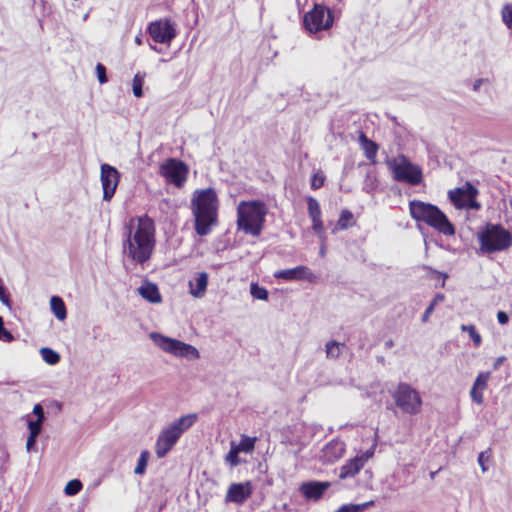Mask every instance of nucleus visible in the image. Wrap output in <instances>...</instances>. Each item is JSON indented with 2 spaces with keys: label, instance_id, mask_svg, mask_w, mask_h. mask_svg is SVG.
<instances>
[{
  "label": "nucleus",
  "instance_id": "f257e3e1",
  "mask_svg": "<svg viewBox=\"0 0 512 512\" xmlns=\"http://www.w3.org/2000/svg\"><path fill=\"white\" fill-rule=\"evenodd\" d=\"M133 222L134 220H131L123 241V254L132 263L144 267L155 248V225L146 215L137 217L136 226Z\"/></svg>",
  "mask_w": 512,
  "mask_h": 512
},
{
  "label": "nucleus",
  "instance_id": "f03ea898",
  "mask_svg": "<svg viewBox=\"0 0 512 512\" xmlns=\"http://www.w3.org/2000/svg\"><path fill=\"white\" fill-rule=\"evenodd\" d=\"M218 199L214 189L197 191L192 199L195 218V231L200 236L210 233L211 226L217 222Z\"/></svg>",
  "mask_w": 512,
  "mask_h": 512
},
{
  "label": "nucleus",
  "instance_id": "7ed1b4c3",
  "mask_svg": "<svg viewBox=\"0 0 512 512\" xmlns=\"http://www.w3.org/2000/svg\"><path fill=\"white\" fill-rule=\"evenodd\" d=\"M409 211L414 220L424 222L439 233H442L445 236H452L455 234L453 224L436 205L419 200H413L409 203Z\"/></svg>",
  "mask_w": 512,
  "mask_h": 512
},
{
  "label": "nucleus",
  "instance_id": "20e7f679",
  "mask_svg": "<svg viewBox=\"0 0 512 512\" xmlns=\"http://www.w3.org/2000/svg\"><path fill=\"white\" fill-rule=\"evenodd\" d=\"M266 214L267 208L263 202L258 200L241 201L237 207L238 229L246 234L259 236Z\"/></svg>",
  "mask_w": 512,
  "mask_h": 512
},
{
  "label": "nucleus",
  "instance_id": "39448f33",
  "mask_svg": "<svg viewBox=\"0 0 512 512\" xmlns=\"http://www.w3.org/2000/svg\"><path fill=\"white\" fill-rule=\"evenodd\" d=\"M479 252L490 255L503 252L512 246V233L500 224L487 223L477 233Z\"/></svg>",
  "mask_w": 512,
  "mask_h": 512
},
{
  "label": "nucleus",
  "instance_id": "423d86ee",
  "mask_svg": "<svg viewBox=\"0 0 512 512\" xmlns=\"http://www.w3.org/2000/svg\"><path fill=\"white\" fill-rule=\"evenodd\" d=\"M196 414L181 416L163 429L155 443V453L158 458H163L177 443L181 435L196 421Z\"/></svg>",
  "mask_w": 512,
  "mask_h": 512
},
{
  "label": "nucleus",
  "instance_id": "0eeeda50",
  "mask_svg": "<svg viewBox=\"0 0 512 512\" xmlns=\"http://www.w3.org/2000/svg\"><path fill=\"white\" fill-rule=\"evenodd\" d=\"M387 165L392 173L393 179L397 182H405L410 185H418L423 179L420 166L412 163L406 156L399 155L389 159Z\"/></svg>",
  "mask_w": 512,
  "mask_h": 512
},
{
  "label": "nucleus",
  "instance_id": "6e6552de",
  "mask_svg": "<svg viewBox=\"0 0 512 512\" xmlns=\"http://www.w3.org/2000/svg\"><path fill=\"white\" fill-rule=\"evenodd\" d=\"M150 339L161 350L176 357L185 358L188 360H196L200 358V353L193 345L184 343L180 340L167 337L158 332H152Z\"/></svg>",
  "mask_w": 512,
  "mask_h": 512
},
{
  "label": "nucleus",
  "instance_id": "1a4fd4ad",
  "mask_svg": "<svg viewBox=\"0 0 512 512\" xmlns=\"http://www.w3.org/2000/svg\"><path fill=\"white\" fill-rule=\"evenodd\" d=\"M396 406L409 415L418 414L422 408V399L419 392L411 385L401 382L391 394Z\"/></svg>",
  "mask_w": 512,
  "mask_h": 512
},
{
  "label": "nucleus",
  "instance_id": "9d476101",
  "mask_svg": "<svg viewBox=\"0 0 512 512\" xmlns=\"http://www.w3.org/2000/svg\"><path fill=\"white\" fill-rule=\"evenodd\" d=\"M303 24L311 34L328 30L333 25L332 12L322 4H315L313 9L304 15Z\"/></svg>",
  "mask_w": 512,
  "mask_h": 512
},
{
  "label": "nucleus",
  "instance_id": "9b49d317",
  "mask_svg": "<svg viewBox=\"0 0 512 512\" xmlns=\"http://www.w3.org/2000/svg\"><path fill=\"white\" fill-rule=\"evenodd\" d=\"M477 195L478 189L470 182L448 192L449 200L456 209L479 210L481 205L476 200Z\"/></svg>",
  "mask_w": 512,
  "mask_h": 512
},
{
  "label": "nucleus",
  "instance_id": "f8f14e48",
  "mask_svg": "<svg viewBox=\"0 0 512 512\" xmlns=\"http://www.w3.org/2000/svg\"><path fill=\"white\" fill-rule=\"evenodd\" d=\"M160 174L167 182L181 187L186 181L188 174L187 165L181 160L169 158L160 166Z\"/></svg>",
  "mask_w": 512,
  "mask_h": 512
},
{
  "label": "nucleus",
  "instance_id": "ddd939ff",
  "mask_svg": "<svg viewBox=\"0 0 512 512\" xmlns=\"http://www.w3.org/2000/svg\"><path fill=\"white\" fill-rule=\"evenodd\" d=\"M100 180L103 189V200L109 202L113 198L119 184L120 173L115 167L106 163L102 164L100 167Z\"/></svg>",
  "mask_w": 512,
  "mask_h": 512
},
{
  "label": "nucleus",
  "instance_id": "4468645a",
  "mask_svg": "<svg viewBox=\"0 0 512 512\" xmlns=\"http://www.w3.org/2000/svg\"><path fill=\"white\" fill-rule=\"evenodd\" d=\"M147 31L156 43L170 44L176 37V30L169 19H160L151 22Z\"/></svg>",
  "mask_w": 512,
  "mask_h": 512
},
{
  "label": "nucleus",
  "instance_id": "2eb2a0df",
  "mask_svg": "<svg viewBox=\"0 0 512 512\" xmlns=\"http://www.w3.org/2000/svg\"><path fill=\"white\" fill-rule=\"evenodd\" d=\"M253 493V485L250 481L232 483L227 490L225 501L237 505L244 504Z\"/></svg>",
  "mask_w": 512,
  "mask_h": 512
},
{
  "label": "nucleus",
  "instance_id": "dca6fc26",
  "mask_svg": "<svg viewBox=\"0 0 512 512\" xmlns=\"http://www.w3.org/2000/svg\"><path fill=\"white\" fill-rule=\"evenodd\" d=\"M331 483L328 481H306L299 486V492L306 500L319 501L324 493L330 488Z\"/></svg>",
  "mask_w": 512,
  "mask_h": 512
},
{
  "label": "nucleus",
  "instance_id": "f3484780",
  "mask_svg": "<svg viewBox=\"0 0 512 512\" xmlns=\"http://www.w3.org/2000/svg\"><path fill=\"white\" fill-rule=\"evenodd\" d=\"M274 277L285 281L307 280L309 282H315L316 280L315 274L307 266L302 265L276 271Z\"/></svg>",
  "mask_w": 512,
  "mask_h": 512
},
{
  "label": "nucleus",
  "instance_id": "a211bd4d",
  "mask_svg": "<svg viewBox=\"0 0 512 512\" xmlns=\"http://www.w3.org/2000/svg\"><path fill=\"white\" fill-rule=\"evenodd\" d=\"M371 456L372 453L366 451L349 460L340 468L339 478L347 479L354 477L364 467L365 463L369 460Z\"/></svg>",
  "mask_w": 512,
  "mask_h": 512
},
{
  "label": "nucleus",
  "instance_id": "6ab92c4d",
  "mask_svg": "<svg viewBox=\"0 0 512 512\" xmlns=\"http://www.w3.org/2000/svg\"><path fill=\"white\" fill-rule=\"evenodd\" d=\"M345 451V444L341 440H332L322 449L321 458L325 463H333L340 459Z\"/></svg>",
  "mask_w": 512,
  "mask_h": 512
},
{
  "label": "nucleus",
  "instance_id": "aec40b11",
  "mask_svg": "<svg viewBox=\"0 0 512 512\" xmlns=\"http://www.w3.org/2000/svg\"><path fill=\"white\" fill-rule=\"evenodd\" d=\"M491 377L490 372H481L477 375L473 386L470 390V397L476 404H482L484 401L483 391L487 388L488 381Z\"/></svg>",
  "mask_w": 512,
  "mask_h": 512
},
{
  "label": "nucleus",
  "instance_id": "412c9836",
  "mask_svg": "<svg viewBox=\"0 0 512 512\" xmlns=\"http://www.w3.org/2000/svg\"><path fill=\"white\" fill-rule=\"evenodd\" d=\"M139 295L146 301L158 304L162 301V296L159 292L158 286L152 282L145 281L138 289Z\"/></svg>",
  "mask_w": 512,
  "mask_h": 512
},
{
  "label": "nucleus",
  "instance_id": "4be33fe9",
  "mask_svg": "<svg viewBox=\"0 0 512 512\" xmlns=\"http://www.w3.org/2000/svg\"><path fill=\"white\" fill-rule=\"evenodd\" d=\"M208 285V274L206 272L198 273L197 276L189 281L190 294L195 298H202L205 295Z\"/></svg>",
  "mask_w": 512,
  "mask_h": 512
},
{
  "label": "nucleus",
  "instance_id": "5701e85b",
  "mask_svg": "<svg viewBox=\"0 0 512 512\" xmlns=\"http://www.w3.org/2000/svg\"><path fill=\"white\" fill-rule=\"evenodd\" d=\"M359 144L364 150L366 158L372 162H375L378 145L374 141L368 139L364 133H361L359 136Z\"/></svg>",
  "mask_w": 512,
  "mask_h": 512
},
{
  "label": "nucleus",
  "instance_id": "b1692460",
  "mask_svg": "<svg viewBox=\"0 0 512 512\" xmlns=\"http://www.w3.org/2000/svg\"><path fill=\"white\" fill-rule=\"evenodd\" d=\"M50 307L54 316L58 320H64L67 317V310L63 299L59 296H52L50 299Z\"/></svg>",
  "mask_w": 512,
  "mask_h": 512
},
{
  "label": "nucleus",
  "instance_id": "393cba45",
  "mask_svg": "<svg viewBox=\"0 0 512 512\" xmlns=\"http://www.w3.org/2000/svg\"><path fill=\"white\" fill-rule=\"evenodd\" d=\"M146 77L145 72H137L132 81V91L135 97L141 98L143 96V84Z\"/></svg>",
  "mask_w": 512,
  "mask_h": 512
},
{
  "label": "nucleus",
  "instance_id": "a878e982",
  "mask_svg": "<svg viewBox=\"0 0 512 512\" xmlns=\"http://www.w3.org/2000/svg\"><path fill=\"white\" fill-rule=\"evenodd\" d=\"M39 352L43 361L49 365H56L60 361L59 353L49 347H43Z\"/></svg>",
  "mask_w": 512,
  "mask_h": 512
},
{
  "label": "nucleus",
  "instance_id": "bb28decb",
  "mask_svg": "<svg viewBox=\"0 0 512 512\" xmlns=\"http://www.w3.org/2000/svg\"><path fill=\"white\" fill-rule=\"evenodd\" d=\"M353 225V214L349 210H343L337 221L336 227L333 229L335 232L337 229L345 230Z\"/></svg>",
  "mask_w": 512,
  "mask_h": 512
},
{
  "label": "nucleus",
  "instance_id": "cd10ccee",
  "mask_svg": "<svg viewBox=\"0 0 512 512\" xmlns=\"http://www.w3.org/2000/svg\"><path fill=\"white\" fill-rule=\"evenodd\" d=\"M342 347H344V344L335 340L328 341L325 345L326 357L329 359H337L341 354Z\"/></svg>",
  "mask_w": 512,
  "mask_h": 512
},
{
  "label": "nucleus",
  "instance_id": "c85d7f7f",
  "mask_svg": "<svg viewBox=\"0 0 512 512\" xmlns=\"http://www.w3.org/2000/svg\"><path fill=\"white\" fill-rule=\"evenodd\" d=\"M256 437L242 436L238 445H235L237 451L250 453L254 450Z\"/></svg>",
  "mask_w": 512,
  "mask_h": 512
},
{
  "label": "nucleus",
  "instance_id": "c756f323",
  "mask_svg": "<svg viewBox=\"0 0 512 512\" xmlns=\"http://www.w3.org/2000/svg\"><path fill=\"white\" fill-rule=\"evenodd\" d=\"M149 458H150V453L148 450H143L140 453V456L137 461V465L134 469L135 474L143 475L145 473Z\"/></svg>",
  "mask_w": 512,
  "mask_h": 512
},
{
  "label": "nucleus",
  "instance_id": "7c9ffc66",
  "mask_svg": "<svg viewBox=\"0 0 512 512\" xmlns=\"http://www.w3.org/2000/svg\"><path fill=\"white\" fill-rule=\"evenodd\" d=\"M250 294L254 299L258 300H268V291L266 288L259 286L257 283H252L250 285Z\"/></svg>",
  "mask_w": 512,
  "mask_h": 512
},
{
  "label": "nucleus",
  "instance_id": "2f4dec72",
  "mask_svg": "<svg viewBox=\"0 0 512 512\" xmlns=\"http://www.w3.org/2000/svg\"><path fill=\"white\" fill-rule=\"evenodd\" d=\"M374 505L373 501L365 502L362 504H346L341 506L336 512H362L367 507Z\"/></svg>",
  "mask_w": 512,
  "mask_h": 512
},
{
  "label": "nucleus",
  "instance_id": "473e14b6",
  "mask_svg": "<svg viewBox=\"0 0 512 512\" xmlns=\"http://www.w3.org/2000/svg\"><path fill=\"white\" fill-rule=\"evenodd\" d=\"M307 204H308V214H309L310 218L311 219L321 218V209H320L319 202L313 197H308Z\"/></svg>",
  "mask_w": 512,
  "mask_h": 512
},
{
  "label": "nucleus",
  "instance_id": "72a5a7b5",
  "mask_svg": "<svg viewBox=\"0 0 512 512\" xmlns=\"http://www.w3.org/2000/svg\"><path fill=\"white\" fill-rule=\"evenodd\" d=\"M461 330L469 334V337L472 339L474 346L479 347L481 345L482 337L477 332L474 325H462Z\"/></svg>",
  "mask_w": 512,
  "mask_h": 512
},
{
  "label": "nucleus",
  "instance_id": "f704fd0d",
  "mask_svg": "<svg viewBox=\"0 0 512 512\" xmlns=\"http://www.w3.org/2000/svg\"><path fill=\"white\" fill-rule=\"evenodd\" d=\"M82 482L78 479H73V480H70L65 488H64V492L66 495L68 496H74L76 494H78L81 490H82Z\"/></svg>",
  "mask_w": 512,
  "mask_h": 512
},
{
  "label": "nucleus",
  "instance_id": "c9c22d12",
  "mask_svg": "<svg viewBox=\"0 0 512 512\" xmlns=\"http://www.w3.org/2000/svg\"><path fill=\"white\" fill-rule=\"evenodd\" d=\"M501 14L502 20L507 26V28L512 30V4H507L503 6Z\"/></svg>",
  "mask_w": 512,
  "mask_h": 512
},
{
  "label": "nucleus",
  "instance_id": "e433bc0d",
  "mask_svg": "<svg viewBox=\"0 0 512 512\" xmlns=\"http://www.w3.org/2000/svg\"><path fill=\"white\" fill-rule=\"evenodd\" d=\"M239 453L240 452L237 451L236 447L234 445H232L230 451L228 452V454L225 457V461L227 463H229L232 467L239 465V463H240V459L238 457Z\"/></svg>",
  "mask_w": 512,
  "mask_h": 512
},
{
  "label": "nucleus",
  "instance_id": "4c0bfd02",
  "mask_svg": "<svg viewBox=\"0 0 512 512\" xmlns=\"http://www.w3.org/2000/svg\"><path fill=\"white\" fill-rule=\"evenodd\" d=\"M44 421L40 420H29L28 421V429L29 434L38 435L41 433L42 424Z\"/></svg>",
  "mask_w": 512,
  "mask_h": 512
},
{
  "label": "nucleus",
  "instance_id": "58836bf2",
  "mask_svg": "<svg viewBox=\"0 0 512 512\" xmlns=\"http://www.w3.org/2000/svg\"><path fill=\"white\" fill-rule=\"evenodd\" d=\"M96 72H97V78H98V81L100 82V84H104L108 81L107 74H106V67L103 64L98 63L96 65Z\"/></svg>",
  "mask_w": 512,
  "mask_h": 512
},
{
  "label": "nucleus",
  "instance_id": "ea45409f",
  "mask_svg": "<svg viewBox=\"0 0 512 512\" xmlns=\"http://www.w3.org/2000/svg\"><path fill=\"white\" fill-rule=\"evenodd\" d=\"M324 177L320 176L318 174H314L311 180V188L316 190L323 186L324 184Z\"/></svg>",
  "mask_w": 512,
  "mask_h": 512
},
{
  "label": "nucleus",
  "instance_id": "a19ab883",
  "mask_svg": "<svg viewBox=\"0 0 512 512\" xmlns=\"http://www.w3.org/2000/svg\"><path fill=\"white\" fill-rule=\"evenodd\" d=\"M0 301L6 305V306H10V299H9V295L8 293L6 292V289L5 287L3 286L2 284V280L0 279Z\"/></svg>",
  "mask_w": 512,
  "mask_h": 512
},
{
  "label": "nucleus",
  "instance_id": "79ce46f5",
  "mask_svg": "<svg viewBox=\"0 0 512 512\" xmlns=\"http://www.w3.org/2000/svg\"><path fill=\"white\" fill-rule=\"evenodd\" d=\"M312 228L318 235H322V232H324L322 219L321 218L312 219Z\"/></svg>",
  "mask_w": 512,
  "mask_h": 512
},
{
  "label": "nucleus",
  "instance_id": "37998d69",
  "mask_svg": "<svg viewBox=\"0 0 512 512\" xmlns=\"http://www.w3.org/2000/svg\"><path fill=\"white\" fill-rule=\"evenodd\" d=\"M33 414L36 415V417H37L36 420H40V421H44L45 420L44 410H43V407L40 404L34 405V407H33Z\"/></svg>",
  "mask_w": 512,
  "mask_h": 512
},
{
  "label": "nucleus",
  "instance_id": "c03bdc74",
  "mask_svg": "<svg viewBox=\"0 0 512 512\" xmlns=\"http://www.w3.org/2000/svg\"><path fill=\"white\" fill-rule=\"evenodd\" d=\"M37 438H38V435L29 434V436L27 438V442H26V450L28 452H30L34 448Z\"/></svg>",
  "mask_w": 512,
  "mask_h": 512
},
{
  "label": "nucleus",
  "instance_id": "a18cd8bd",
  "mask_svg": "<svg viewBox=\"0 0 512 512\" xmlns=\"http://www.w3.org/2000/svg\"><path fill=\"white\" fill-rule=\"evenodd\" d=\"M489 459V455L486 454V452H481L478 456V463L481 466V469L483 472L487 470V467L485 466V462Z\"/></svg>",
  "mask_w": 512,
  "mask_h": 512
},
{
  "label": "nucleus",
  "instance_id": "49530a36",
  "mask_svg": "<svg viewBox=\"0 0 512 512\" xmlns=\"http://www.w3.org/2000/svg\"><path fill=\"white\" fill-rule=\"evenodd\" d=\"M497 320L500 324L502 325H505L508 323L509 321V316L506 312L504 311H498L497 312Z\"/></svg>",
  "mask_w": 512,
  "mask_h": 512
},
{
  "label": "nucleus",
  "instance_id": "de8ad7c7",
  "mask_svg": "<svg viewBox=\"0 0 512 512\" xmlns=\"http://www.w3.org/2000/svg\"><path fill=\"white\" fill-rule=\"evenodd\" d=\"M435 307L433 306V304H429L428 307L426 308V310L424 311L423 313V316H422V322H427L430 315L433 313Z\"/></svg>",
  "mask_w": 512,
  "mask_h": 512
},
{
  "label": "nucleus",
  "instance_id": "09e8293b",
  "mask_svg": "<svg viewBox=\"0 0 512 512\" xmlns=\"http://www.w3.org/2000/svg\"><path fill=\"white\" fill-rule=\"evenodd\" d=\"M445 300V296L441 293H438L435 295L434 299L431 301L430 304H433V306L435 307L438 303H441Z\"/></svg>",
  "mask_w": 512,
  "mask_h": 512
},
{
  "label": "nucleus",
  "instance_id": "8fccbe9b",
  "mask_svg": "<svg viewBox=\"0 0 512 512\" xmlns=\"http://www.w3.org/2000/svg\"><path fill=\"white\" fill-rule=\"evenodd\" d=\"M0 334L3 335L4 340L10 342L14 339L13 335L6 329H4Z\"/></svg>",
  "mask_w": 512,
  "mask_h": 512
},
{
  "label": "nucleus",
  "instance_id": "3c124183",
  "mask_svg": "<svg viewBox=\"0 0 512 512\" xmlns=\"http://www.w3.org/2000/svg\"><path fill=\"white\" fill-rule=\"evenodd\" d=\"M504 361V357H499L496 359V361L494 362V365H493V368L496 370L500 367V365L503 363Z\"/></svg>",
  "mask_w": 512,
  "mask_h": 512
},
{
  "label": "nucleus",
  "instance_id": "603ef678",
  "mask_svg": "<svg viewBox=\"0 0 512 512\" xmlns=\"http://www.w3.org/2000/svg\"><path fill=\"white\" fill-rule=\"evenodd\" d=\"M319 254L321 257H324L326 255V244L325 243H321V246L319 249Z\"/></svg>",
  "mask_w": 512,
  "mask_h": 512
},
{
  "label": "nucleus",
  "instance_id": "864d4df0",
  "mask_svg": "<svg viewBox=\"0 0 512 512\" xmlns=\"http://www.w3.org/2000/svg\"><path fill=\"white\" fill-rule=\"evenodd\" d=\"M482 82H483V79H478V80H476V81H475V83H474V85H473V89H474L475 91L479 90V88H480V86H481Z\"/></svg>",
  "mask_w": 512,
  "mask_h": 512
},
{
  "label": "nucleus",
  "instance_id": "5fc2aeb1",
  "mask_svg": "<svg viewBox=\"0 0 512 512\" xmlns=\"http://www.w3.org/2000/svg\"><path fill=\"white\" fill-rule=\"evenodd\" d=\"M8 457H9L8 452H7L5 449H3V450L0 452V459H2V460H6V459H8Z\"/></svg>",
  "mask_w": 512,
  "mask_h": 512
},
{
  "label": "nucleus",
  "instance_id": "6e6d98bb",
  "mask_svg": "<svg viewBox=\"0 0 512 512\" xmlns=\"http://www.w3.org/2000/svg\"><path fill=\"white\" fill-rule=\"evenodd\" d=\"M320 240H321V243H325L326 244V234L324 232H322V235H318Z\"/></svg>",
  "mask_w": 512,
  "mask_h": 512
},
{
  "label": "nucleus",
  "instance_id": "4d7b16f0",
  "mask_svg": "<svg viewBox=\"0 0 512 512\" xmlns=\"http://www.w3.org/2000/svg\"><path fill=\"white\" fill-rule=\"evenodd\" d=\"M135 43L137 45H141L142 44L141 35H138V36L135 37Z\"/></svg>",
  "mask_w": 512,
  "mask_h": 512
},
{
  "label": "nucleus",
  "instance_id": "13d9d810",
  "mask_svg": "<svg viewBox=\"0 0 512 512\" xmlns=\"http://www.w3.org/2000/svg\"><path fill=\"white\" fill-rule=\"evenodd\" d=\"M5 329L3 318L0 316V333Z\"/></svg>",
  "mask_w": 512,
  "mask_h": 512
},
{
  "label": "nucleus",
  "instance_id": "bf43d9fd",
  "mask_svg": "<svg viewBox=\"0 0 512 512\" xmlns=\"http://www.w3.org/2000/svg\"><path fill=\"white\" fill-rule=\"evenodd\" d=\"M385 346H386L387 348L392 347V346H393V341H392V340L387 341V342L385 343Z\"/></svg>",
  "mask_w": 512,
  "mask_h": 512
},
{
  "label": "nucleus",
  "instance_id": "052dcab7",
  "mask_svg": "<svg viewBox=\"0 0 512 512\" xmlns=\"http://www.w3.org/2000/svg\"><path fill=\"white\" fill-rule=\"evenodd\" d=\"M439 274L443 275V277H444V280H443V283H442V286H444V281H445V278H447V275L446 274H441V273H439Z\"/></svg>",
  "mask_w": 512,
  "mask_h": 512
},
{
  "label": "nucleus",
  "instance_id": "680f3d73",
  "mask_svg": "<svg viewBox=\"0 0 512 512\" xmlns=\"http://www.w3.org/2000/svg\"><path fill=\"white\" fill-rule=\"evenodd\" d=\"M41 5L44 6L45 5V1L44 0H41Z\"/></svg>",
  "mask_w": 512,
  "mask_h": 512
},
{
  "label": "nucleus",
  "instance_id": "e2e57ef3",
  "mask_svg": "<svg viewBox=\"0 0 512 512\" xmlns=\"http://www.w3.org/2000/svg\"><path fill=\"white\" fill-rule=\"evenodd\" d=\"M88 17V14L84 15L83 19L86 20Z\"/></svg>",
  "mask_w": 512,
  "mask_h": 512
}]
</instances>
